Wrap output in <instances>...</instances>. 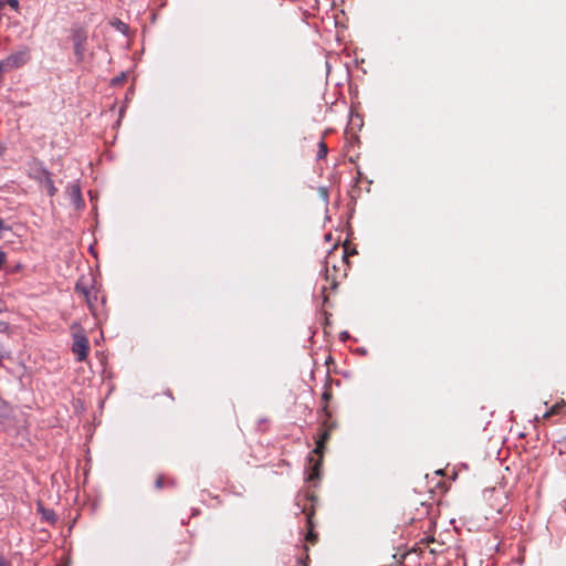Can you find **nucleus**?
Here are the masks:
<instances>
[{
	"label": "nucleus",
	"mask_w": 566,
	"mask_h": 566,
	"mask_svg": "<svg viewBox=\"0 0 566 566\" xmlns=\"http://www.w3.org/2000/svg\"><path fill=\"white\" fill-rule=\"evenodd\" d=\"M317 503V496L311 488L301 490L295 496V506L298 511L295 514H304L307 524L306 541L315 544L317 541V534L314 532L313 517L315 514V505Z\"/></svg>",
	"instance_id": "obj_1"
},
{
	"label": "nucleus",
	"mask_w": 566,
	"mask_h": 566,
	"mask_svg": "<svg viewBox=\"0 0 566 566\" xmlns=\"http://www.w3.org/2000/svg\"><path fill=\"white\" fill-rule=\"evenodd\" d=\"M332 430H327L324 427H318V432L315 438V449L312 454L308 457V473L306 476V481L313 483V486H316L317 482L321 479V469L323 464V454L325 450V444L331 439Z\"/></svg>",
	"instance_id": "obj_2"
},
{
	"label": "nucleus",
	"mask_w": 566,
	"mask_h": 566,
	"mask_svg": "<svg viewBox=\"0 0 566 566\" xmlns=\"http://www.w3.org/2000/svg\"><path fill=\"white\" fill-rule=\"evenodd\" d=\"M27 176L44 188L49 197L53 198L57 193L52 172L39 158L34 157L28 163Z\"/></svg>",
	"instance_id": "obj_3"
},
{
	"label": "nucleus",
	"mask_w": 566,
	"mask_h": 566,
	"mask_svg": "<svg viewBox=\"0 0 566 566\" xmlns=\"http://www.w3.org/2000/svg\"><path fill=\"white\" fill-rule=\"evenodd\" d=\"M74 291L76 294L83 296L91 313L95 314L99 290L95 286L93 279L87 280L84 276L80 277L75 284Z\"/></svg>",
	"instance_id": "obj_4"
},
{
	"label": "nucleus",
	"mask_w": 566,
	"mask_h": 566,
	"mask_svg": "<svg viewBox=\"0 0 566 566\" xmlns=\"http://www.w3.org/2000/svg\"><path fill=\"white\" fill-rule=\"evenodd\" d=\"M75 327L77 331L72 334V353L76 356L77 361H84L88 357L90 342L84 329L78 324H74L72 329Z\"/></svg>",
	"instance_id": "obj_5"
},
{
	"label": "nucleus",
	"mask_w": 566,
	"mask_h": 566,
	"mask_svg": "<svg viewBox=\"0 0 566 566\" xmlns=\"http://www.w3.org/2000/svg\"><path fill=\"white\" fill-rule=\"evenodd\" d=\"M71 40L73 42V50L76 62L82 63L85 59L87 45V31L83 27L72 28Z\"/></svg>",
	"instance_id": "obj_6"
},
{
	"label": "nucleus",
	"mask_w": 566,
	"mask_h": 566,
	"mask_svg": "<svg viewBox=\"0 0 566 566\" xmlns=\"http://www.w3.org/2000/svg\"><path fill=\"white\" fill-rule=\"evenodd\" d=\"M30 61L29 49H23L11 53L6 59L0 60V74L13 69H19Z\"/></svg>",
	"instance_id": "obj_7"
},
{
	"label": "nucleus",
	"mask_w": 566,
	"mask_h": 566,
	"mask_svg": "<svg viewBox=\"0 0 566 566\" xmlns=\"http://www.w3.org/2000/svg\"><path fill=\"white\" fill-rule=\"evenodd\" d=\"M317 416L319 420L321 427L326 428L327 430H336L339 424L337 419L333 415V410L329 406H321V408L317 410Z\"/></svg>",
	"instance_id": "obj_8"
},
{
	"label": "nucleus",
	"mask_w": 566,
	"mask_h": 566,
	"mask_svg": "<svg viewBox=\"0 0 566 566\" xmlns=\"http://www.w3.org/2000/svg\"><path fill=\"white\" fill-rule=\"evenodd\" d=\"M66 193L75 209L78 210L84 207V199L82 197L81 186L77 181L67 185Z\"/></svg>",
	"instance_id": "obj_9"
},
{
	"label": "nucleus",
	"mask_w": 566,
	"mask_h": 566,
	"mask_svg": "<svg viewBox=\"0 0 566 566\" xmlns=\"http://www.w3.org/2000/svg\"><path fill=\"white\" fill-rule=\"evenodd\" d=\"M332 381L331 376L327 375L322 392V406H329V401L333 398Z\"/></svg>",
	"instance_id": "obj_10"
},
{
	"label": "nucleus",
	"mask_w": 566,
	"mask_h": 566,
	"mask_svg": "<svg viewBox=\"0 0 566 566\" xmlns=\"http://www.w3.org/2000/svg\"><path fill=\"white\" fill-rule=\"evenodd\" d=\"M39 512L41 513L42 515V518L49 523H55L57 521V517H56V514L54 513L53 510H49V509H45L43 506H39Z\"/></svg>",
	"instance_id": "obj_11"
},
{
	"label": "nucleus",
	"mask_w": 566,
	"mask_h": 566,
	"mask_svg": "<svg viewBox=\"0 0 566 566\" xmlns=\"http://www.w3.org/2000/svg\"><path fill=\"white\" fill-rule=\"evenodd\" d=\"M109 24H111L114 29H116L118 32H120V33H123V34H127L128 29H129L128 24H126L125 22H123L122 20H119V19H117V18L113 19V20L109 22Z\"/></svg>",
	"instance_id": "obj_12"
},
{
	"label": "nucleus",
	"mask_w": 566,
	"mask_h": 566,
	"mask_svg": "<svg viewBox=\"0 0 566 566\" xmlns=\"http://www.w3.org/2000/svg\"><path fill=\"white\" fill-rule=\"evenodd\" d=\"M327 153H328V148H327V145L326 143L322 139L319 143H318V150H317V160H321V159H324L326 156H327Z\"/></svg>",
	"instance_id": "obj_13"
},
{
	"label": "nucleus",
	"mask_w": 566,
	"mask_h": 566,
	"mask_svg": "<svg viewBox=\"0 0 566 566\" xmlns=\"http://www.w3.org/2000/svg\"><path fill=\"white\" fill-rule=\"evenodd\" d=\"M565 405L555 403L548 411L544 413V418H549L553 415L559 413L564 409Z\"/></svg>",
	"instance_id": "obj_14"
},
{
	"label": "nucleus",
	"mask_w": 566,
	"mask_h": 566,
	"mask_svg": "<svg viewBox=\"0 0 566 566\" xmlns=\"http://www.w3.org/2000/svg\"><path fill=\"white\" fill-rule=\"evenodd\" d=\"M166 484L174 485L175 482L172 480H169L166 482V479L163 475L157 476L155 481V488L158 490H161Z\"/></svg>",
	"instance_id": "obj_15"
},
{
	"label": "nucleus",
	"mask_w": 566,
	"mask_h": 566,
	"mask_svg": "<svg viewBox=\"0 0 566 566\" xmlns=\"http://www.w3.org/2000/svg\"><path fill=\"white\" fill-rule=\"evenodd\" d=\"M126 81V74L125 73H120L119 75L113 77L111 80V85L112 86H118L120 85L122 83H124Z\"/></svg>",
	"instance_id": "obj_16"
},
{
	"label": "nucleus",
	"mask_w": 566,
	"mask_h": 566,
	"mask_svg": "<svg viewBox=\"0 0 566 566\" xmlns=\"http://www.w3.org/2000/svg\"><path fill=\"white\" fill-rule=\"evenodd\" d=\"M318 195L324 200L325 203H328L329 200V192L326 187H319L318 188Z\"/></svg>",
	"instance_id": "obj_17"
},
{
	"label": "nucleus",
	"mask_w": 566,
	"mask_h": 566,
	"mask_svg": "<svg viewBox=\"0 0 566 566\" xmlns=\"http://www.w3.org/2000/svg\"><path fill=\"white\" fill-rule=\"evenodd\" d=\"M7 2L10 6V8L13 9L14 11L19 10V8H20L19 0H7Z\"/></svg>",
	"instance_id": "obj_18"
},
{
	"label": "nucleus",
	"mask_w": 566,
	"mask_h": 566,
	"mask_svg": "<svg viewBox=\"0 0 566 566\" xmlns=\"http://www.w3.org/2000/svg\"><path fill=\"white\" fill-rule=\"evenodd\" d=\"M6 260H7V253L0 249V270L2 269Z\"/></svg>",
	"instance_id": "obj_19"
},
{
	"label": "nucleus",
	"mask_w": 566,
	"mask_h": 566,
	"mask_svg": "<svg viewBox=\"0 0 566 566\" xmlns=\"http://www.w3.org/2000/svg\"><path fill=\"white\" fill-rule=\"evenodd\" d=\"M0 566H12V564L4 556L0 555Z\"/></svg>",
	"instance_id": "obj_20"
},
{
	"label": "nucleus",
	"mask_w": 566,
	"mask_h": 566,
	"mask_svg": "<svg viewBox=\"0 0 566 566\" xmlns=\"http://www.w3.org/2000/svg\"><path fill=\"white\" fill-rule=\"evenodd\" d=\"M348 337H349V335H348V333H347V332H343V333L340 334V338H342V339H346V338H348Z\"/></svg>",
	"instance_id": "obj_21"
},
{
	"label": "nucleus",
	"mask_w": 566,
	"mask_h": 566,
	"mask_svg": "<svg viewBox=\"0 0 566 566\" xmlns=\"http://www.w3.org/2000/svg\"><path fill=\"white\" fill-rule=\"evenodd\" d=\"M337 286V283L334 281L332 282V289H335Z\"/></svg>",
	"instance_id": "obj_22"
},
{
	"label": "nucleus",
	"mask_w": 566,
	"mask_h": 566,
	"mask_svg": "<svg viewBox=\"0 0 566 566\" xmlns=\"http://www.w3.org/2000/svg\"><path fill=\"white\" fill-rule=\"evenodd\" d=\"M167 395H168L171 399H174V397H172V395H171V392H170L169 390L167 391Z\"/></svg>",
	"instance_id": "obj_23"
},
{
	"label": "nucleus",
	"mask_w": 566,
	"mask_h": 566,
	"mask_svg": "<svg viewBox=\"0 0 566 566\" xmlns=\"http://www.w3.org/2000/svg\"><path fill=\"white\" fill-rule=\"evenodd\" d=\"M3 148L0 146V154L2 153Z\"/></svg>",
	"instance_id": "obj_24"
}]
</instances>
